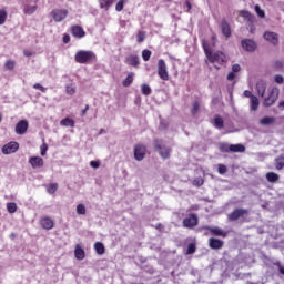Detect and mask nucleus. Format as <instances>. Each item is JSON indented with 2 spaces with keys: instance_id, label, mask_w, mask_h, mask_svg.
Here are the masks:
<instances>
[{
  "instance_id": "nucleus-37",
  "label": "nucleus",
  "mask_w": 284,
  "mask_h": 284,
  "mask_svg": "<svg viewBox=\"0 0 284 284\" xmlns=\"http://www.w3.org/2000/svg\"><path fill=\"white\" fill-rule=\"evenodd\" d=\"M201 108V104L199 103V101H194L191 108V114L194 116L196 114H199V110Z\"/></svg>"
},
{
  "instance_id": "nucleus-28",
  "label": "nucleus",
  "mask_w": 284,
  "mask_h": 284,
  "mask_svg": "<svg viewBox=\"0 0 284 284\" xmlns=\"http://www.w3.org/2000/svg\"><path fill=\"white\" fill-rule=\"evenodd\" d=\"M283 168H284V154H281L275 159V169L283 170Z\"/></svg>"
},
{
  "instance_id": "nucleus-23",
  "label": "nucleus",
  "mask_w": 284,
  "mask_h": 284,
  "mask_svg": "<svg viewBox=\"0 0 284 284\" xmlns=\"http://www.w3.org/2000/svg\"><path fill=\"white\" fill-rule=\"evenodd\" d=\"M134 83V73H129L128 77L123 80L122 85L123 88H130Z\"/></svg>"
},
{
  "instance_id": "nucleus-61",
  "label": "nucleus",
  "mask_w": 284,
  "mask_h": 284,
  "mask_svg": "<svg viewBox=\"0 0 284 284\" xmlns=\"http://www.w3.org/2000/svg\"><path fill=\"white\" fill-rule=\"evenodd\" d=\"M89 110H90V105L87 104L85 108L82 110L81 116H85Z\"/></svg>"
},
{
  "instance_id": "nucleus-24",
  "label": "nucleus",
  "mask_w": 284,
  "mask_h": 284,
  "mask_svg": "<svg viewBox=\"0 0 284 284\" xmlns=\"http://www.w3.org/2000/svg\"><path fill=\"white\" fill-rule=\"evenodd\" d=\"M229 150H231V152H233V153H236V152L243 153V152H245V145H243V144H230Z\"/></svg>"
},
{
  "instance_id": "nucleus-9",
  "label": "nucleus",
  "mask_w": 284,
  "mask_h": 284,
  "mask_svg": "<svg viewBox=\"0 0 284 284\" xmlns=\"http://www.w3.org/2000/svg\"><path fill=\"white\" fill-rule=\"evenodd\" d=\"M278 100V89L273 88L266 99H264V106L271 108V105H274L276 101Z\"/></svg>"
},
{
  "instance_id": "nucleus-20",
  "label": "nucleus",
  "mask_w": 284,
  "mask_h": 284,
  "mask_svg": "<svg viewBox=\"0 0 284 284\" xmlns=\"http://www.w3.org/2000/svg\"><path fill=\"white\" fill-rule=\"evenodd\" d=\"M221 28L224 37L230 39V37H232V29L230 28V23L226 20H222Z\"/></svg>"
},
{
  "instance_id": "nucleus-55",
  "label": "nucleus",
  "mask_w": 284,
  "mask_h": 284,
  "mask_svg": "<svg viewBox=\"0 0 284 284\" xmlns=\"http://www.w3.org/2000/svg\"><path fill=\"white\" fill-rule=\"evenodd\" d=\"M232 72L236 74V72H241V65L240 64H233L232 65Z\"/></svg>"
},
{
  "instance_id": "nucleus-54",
  "label": "nucleus",
  "mask_w": 284,
  "mask_h": 284,
  "mask_svg": "<svg viewBox=\"0 0 284 284\" xmlns=\"http://www.w3.org/2000/svg\"><path fill=\"white\" fill-rule=\"evenodd\" d=\"M41 156H45V154H48V144H43L41 146V152H40Z\"/></svg>"
},
{
  "instance_id": "nucleus-6",
  "label": "nucleus",
  "mask_w": 284,
  "mask_h": 284,
  "mask_svg": "<svg viewBox=\"0 0 284 284\" xmlns=\"http://www.w3.org/2000/svg\"><path fill=\"white\" fill-rule=\"evenodd\" d=\"M250 214V211L247 209H234L233 212H231L227 215L229 221H239V219H245Z\"/></svg>"
},
{
  "instance_id": "nucleus-40",
  "label": "nucleus",
  "mask_w": 284,
  "mask_h": 284,
  "mask_svg": "<svg viewBox=\"0 0 284 284\" xmlns=\"http://www.w3.org/2000/svg\"><path fill=\"white\" fill-rule=\"evenodd\" d=\"M7 210L9 214H14V212H17V203L14 202L7 203Z\"/></svg>"
},
{
  "instance_id": "nucleus-51",
  "label": "nucleus",
  "mask_w": 284,
  "mask_h": 284,
  "mask_svg": "<svg viewBox=\"0 0 284 284\" xmlns=\"http://www.w3.org/2000/svg\"><path fill=\"white\" fill-rule=\"evenodd\" d=\"M33 88H34V90H40V92H47L48 91V89L45 87L41 85V83L33 84Z\"/></svg>"
},
{
  "instance_id": "nucleus-30",
  "label": "nucleus",
  "mask_w": 284,
  "mask_h": 284,
  "mask_svg": "<svg viewBox=\"0 0 284 284\" xmlns=\"http://www.w3.org/2000/svg\"><path fill=\"white\" fill-rule=\"evenodd\" d=\"M60 125H62L63 128H74V120L65 118L60 121Z\"/></svg>"
},
{
  "instance_id": "nucleus-35",
  "label": "nucleus",
  "mask_w": 284,
  "mask_h": 284,
  "mask_svg": "<svg viewBox=\"0 0 284 284\" xmlns=\"http://www.w3.org/2000/svg\"><path fill=\"white\" fill-rule=\"evenodd\" d=\"M23 12L24 14H34V12H37V6H24Z\"/></svg>"
},
{
  "instance_id": "nucleus-22",
  "label": "nucleus",
  "mask_w": 284,
  "mask_h": 284,
  "mask_svg": "<svg viewBox=\"0 0 284 284\" xmlns=\"http://www.w3.org/2000/svg\"><path fill=\"white\" fill-rule=\"evenodd\" d=\"M213 124L219 130H223V128H225V121H223V118H221V115H215V118L213 120Z\"/></svg>"
},
{
  "instance_id": "nucleus-15",
  "label": "nucleus",
  "mask_w": 284,
  "mask_h": 284,
  "mask_svg": "<svg viewBox=\"0 0 284 284\" xmlns=\"http://www.w3.org/2000/svg\"><path fill=\"white\" fill-rule=\"evenodd\" d=\"M71 34L75 37V39H83V37H85V30H83V27L74 24L71 27Z\"/></svg>"
},
{
  "instance_id": "nucleus-29",
  "label": "nucleus",
  "mask_w": 284,
  "mask_h": 284,
  "mask_svg": "<svg viewBox=\"0 0 284 284\" xmlns=\"http://www.w3.org/2000/svg\"><path fill=\"white\" fill-rule=\"evenodd\" d=\"M257 94L258 97H265V90H267V87L263 82H258L256 84Z\"/></svg>"
},
{
  "instance_id": "nucleus-43",
  "label": "nucleus",
  "mask_w": 284,
  "mask_h": 284,
  "mask_svg": "<svg viewBox=\"0 0 284 284\" xmlns=\"http://www.w3.org/2000/svg\"><path fill=\"white\" fill-rule=\"evenodd\" d=\"M150 57H152V51L144 49L142 51V59L143 61H150Z\"/></svg>"
},
{
  "instance_id": "nucleus-32",
  "label": "nucleus",
  "mask_w": 284,
  "mask_h": 284,
  "mask_svg": "<svg viewBox=\"0 0 284 284\" xmlns=\"http://www.w3.org/2000/svg\"><path fill=\"white\" fill-rule=\"evenodd\" d=\"M258 105H260L258 98L256 95L252 97V99H251V110H252V112H256V110H258Z\"/></svg>"
},
{
  "instance_id": "nucleus-21",
  "label": "nucleus",
  "mask_w": 284,
  "mask_h": 284,
  "mask_svg": "<svg viewBox=\"0 0 284 284\" xmlns=\"http://www.w3.org/2000/svg\"><path fill=\"white\" fill-rule=\"evenodd\" d=\"M74 256L78 261H83V258H85V251L81 246L77 245Z\"/></svg>"
},
{
  "instance_id": "nucleus-59",
  "label": "nucleus",
  "mask_w": 284,
  "mask_h": 284,
  "mask_svg": "<svg viewBox=\"0 0 284 284\" xmlns=\"http://www.w3.org/2000/svg\"><path fill=\"white\" fill-rule=\"evenodd\" d=\"M63 43H70V34L65 33L62 38Z\"/></svg>"
},
{
  "instance_id": "nucleus-8",
  "label": "nucleus",
  "mask_w": 284,
  "mask_h": 284,
  "mask_svg": "<svg viewBox=\"0 0 284 284\" xmlns=\"http://www.w3.org/2000/svg\"><path fill=\"white\" fill-rule=\"evenodd\" d=\"M154 148L159 150L160 156H162V159H170L171 150L168 146H163V140H155Z\"/></svg>"
},
{
  "instance_id": "nucleus-13",
  "label": "nucleus",
  "mask_w": 284,
  "mask_h": 284,
  "mask_svg": "<svg viewBox=\"0 0 284 284\" xmlns=\"http://www.w3.org/2000/svg\"><path fill=\"white\" fill-rule=\"evenodd\" d=\"M40 225L42 230H52L54 227V220L50 216H42L40 219Z\"/></svg>"
},
{
  "instance_id": "nucleus-64",
  "label": "nucleus",
  "mask_w": 284,
  "mask_h": 284,
  "mask_svg": "<svg viewBox=\"0 0 284 284\" xmlns=\"http://www.w3.org/2000/svg\"><path fill=\"white\" fill-rule=\"evenodd\" d=\"M161 227H163V225L161 223L155 225V230H161Z\"/></svg>"
},
{
  "instance_id": "nucleus-38",
  "label": "nucleus",
  "mask_w": 284,
  "mask_h": 284,
  "mask_svg": "<svg viewBox=\"0 0 284 284\" xmlns=\"http://www.w3.org/2000/svg\"><path fill=\"white\" fill-rule=\"evenodd\" d=\"M57 190H59V184H57V183H51L47 186V192L49 194H54L57 192Z\"/></svg>"
},
{
  "instance_id": "nucleus-49",
  "label": "nucleus",
  "mask_w": 284,
  "mask_h": 284,
  "mask_svg": "<svg viewBox=\"0 0 284 284\" xmlns=\"http://www.w3.org/2000/svg\"><path fill=\"white\" fill-rule=\"evenodd\" d=\"M4 68L7 70H14V61L13 60H8L6 63H4Z\"/></svg>"
},
{
  "instance_id": "nucleus-44",
  "label": "nucleus",
  "mask_w": 284,
  "mask_h": 284,
  "mask_svg": "<svg viewBox=\"0 0 284 284\" xmlns=\"http://www.w3.org/2000/svg\"><path fill=\"white\" fill-rule=\"evenodd\" d=\"M138 43H143L145 41V31H139L136 34Z\"/></svg>"
},
{
  "instance_id": "nucleus-52",
  "label": "nucleus",
  "mask_w": 284,
  "mask_h": 284,
  "mask_svg": "<svg viewBox=\"0 0 284 284\" xmlns=\"http://www.w3.org/2000/svg\"><path fill=\"white\" fill-rule=\"evenodd\" d=\"M123 6H124V2L123 0H120L116 6H115V10L116 12H121L123 10Z\"/></svg>"
},
{
  "instance_id": "nucleus-57",
  "label": "nucleus",
  "mask_w": 284,
  "mask_h": 284,
  "mask_svg": "<svg viewBox=\"0 0 284 284\" xmlns=\"http://www.w3.org/2000/svg\"><path fill=\"white\" fill-rule=\"evenodd\" d=\"M90 165H91V168H94V169L101 168V162H99V161H91Z\"/></svg>"
},
{
  "instance_id": "nucleus-58",
  "label": "nucleus",
  "mask_w": 284,
  "mask_h": 284,
  "mask_svg": "<svg viewBox=\"0 0 284 284\" xmlns=\"http://www.w3.org/2000/svg\"><path fill=\"white\" fill-rule=\"evenodd\" d=\"M234 79H236V74L231 71L229 74H227V81H234Z\"/></svg>"
},
{
  "instance_id": "nucleus-16",
  "label": "nucleus",
  "mask_w": 284,
  "mask_h": 284,
  "mask_svg": "<svg viewBox=\"0 0 284 284\" xmlns=\"http://www.w3.org/2000/svg\"><path fill=\"white\" fill-rule=\"evenodd\" d=\"M28 122L26 120H20L16 125V134H26L28 132Z\"/></svg>"
},
{
  "instance_id": "nucleus-12",
  "label": "nucleus",
  "mask_w": 284,
  "mask_h": 284,
  "mask_svg": "<svg viewBox=\"0 0 284 284\" xmlns=\"http://www.w3.org/2000/svg\"><path fill=\"white\" fill-rule=\"evenodd\" d=\"M243 50L246 52H254L256 50V42L252 39H243L241 41Z\"/></svg>"
},
{
  "instance_id": "nucleus-63",
  "label": "nucleus",
  "mask_w": 284,
  "mask_h": 284,
  "mask_svg": "<svg viewBox=\"0 0 284 284\" xmlns=\"http://www.w3.org/2000/svg\"><path fill=\"white\" fill-rule=\"evenodd\" d=\"M9 239H11V241H14L17 239V233H11L9 235Z\"/></svg>"
},
{
  "instance_id": "nucleus-45",
  "label": "nucleus",
  "mask_w": 284,
  "mask_h": 284,
  "mask_svg": "<svg viewBox=\"0 0 284 284\" xmlns=\"http://www.w3.org/2000/svg\"><path fill=\"white\" fill-rule=\"evenodd\" d=\"M194 252H196V244L190 243L187 245L186 254H194Z\"/></svg>"
},
{
  "instance_id": "nucleus-56",
  "label": "nucleus",
  "mask_w": 284,
  "mask_h": 284,
  "mask_svg": "<svg viewBox=\"0 0 284 284\" xmlns=\"http://www.w3.org/2000/svg\"><path fill=\"white\" fill-rule=\"evenodd\" d=\"M243 94L246 99H251V100H252V97H256V95L252 94V91H250V90H245Z\"/></svg>"
},
{
  "instance_id": "nucleus-50",
  "label": "nucleus",
  "mask_w": 284,
  "mask_h": 284,
  "mask_svg": "<svg viewBox=\"0 0 284 284\" xmlns=\"http://www.w3.org/2000/svg\"><path fill=\"white\" fill-rule=\"evenodd\" d=\"M273 68H275V70H283L284 62L283 61H275L274 64H273Z\"/></svg>"
},
{
  "instance_id": "nucleus-11",
  "label": "nucleus",
  "mask_w": 284,
  "mask_h": 284,
  "mask_svg": "<svg viewBox=\"0 0 284 284\" xmlns=\"http://www.w3.org/2000/svg\"><path fill=\"white\" fill-rule=\"evenodd\" d=\"M2 154H14L19 151V142L11 141L2 146Z\"/></svg>"
},
{
  "instance_id": "nucleus-2",
  "label": "nucleus",
  "mask_w": 284,
  "mask_h": 284,
  "mask_svg": "<svg viewBox=\"0 0 284 284\" xmlns=\"http://www.w3.org/2000/svg\"><path fill=\"white\" fill-rule=\"evenodd\" d=\"M204 53L210 63H217L219 65L227 63V55L223 51L212 52L207 47H204Z\"/></svg>"
},
{
  "instance_id": "nucleus-31",
  "label": "nucleus",
  "mask_w": 284,
  "mask_h": 284,
  "mask_svg": "<svg viewBox=\"0 0 284 284\" xmlns=\"http://www.w3.org/2000/svg\"><path fill=\"white\" fill-rule=\"evenodd\" d=\"M278 179H280L278 174H276L274 172L266 173V180L268 181V183H276V181H278Z\"/></svg>"
},
{
  "instance_id": "nucleus-34",
  "label": "nucleus",
  "mask_w": 284,
  "mask_h": 284,
  "mask_svg": "<svg viewBox=\"0 0 284 284\" xmlns=\"http://www.w3.org/2000/svg\"><path fill=\"white\" fill-rule=\"evenodd\" d=\"M65 92L69 97H74V94H77V87H74V84H68L65 87Z\"/></svg>"
},
{
  "instance_id": "nucleus-17",
  "label": "nucleus",
  "mask_w": 284,
  "mask_h": 284,
  "mask_svg": "<svg viewBox=\"0 0 284 284\" xmlns=\"http://www.w3.org/2000/svg\"><path fill=\"white\" fill-rule=\"evenodd\" d=\"M264 39L272 43V45H278V34L272 31H266L264 33Z\"/></svg>"
},
{
  "instance_id": "nucleus-25",
  "label": "nucleus",
  "mask_w": 284,
  "mask_h": 284,
  "mask_svg": "<svg viewBox=\"0 0 284 284\" xmlns=\"http://www.w3.org/2000/svg\"><path fill=\"white\" fill-rule=\"evenodd\" d=\"M240 16L243 17V19H247L251 23H254V14L247 10H241Z\"/></svg>"
},
{
  "instance_id": "nucleus-1",
  "label": "nucleus",
  "mask_w": 284,
  "mask_h": 284,
  "mask_svg": "<svg viewBox=\"0 0 284 284\" xmlns=\"http://www.w3.org/2000/svg\"><path fill=\"white\" fill-rule=\"evenodd\" d=\"M75 63H80L82 65H88L90 63L97 62V53L93 51L80 50L74 55Z\"/></svg>"
},
{
  "instance_id": "nucleus-41",
  "label": "nucleus",
  "mask_w": 284,
  "mask_h": 284,
  "mask_svg": "<svg viewBox=\"0 0 284 284\" xmlns=\"http://www.w3.org/2000/svg\"><path fill=\"white\" fill-rule=\"evenodd\" d=\"M255 12L260 19H265V11L261 9V6L256 4L255 6Z\"/></svg>"
},
{
  "instance_id": "nucleus-47",
  "label": "nucleus",
  "mask_w": 284,
  "mask_h": 284,
  "mask_svg": "<svg viewBox=\"0 0 284 284\" xmlns=\"http://www.w3.org/2000/svg\"><path fill=\"white\" fill-rule=\"evenodd\" d=\"M203 183H205V180H203V178H196L193 180V185H195V187H201Z\"/></svg>"
},
{
  "instance_id": "nucleus-4",
  "label": "nucleus",
  "mask_w": 284,
  "mask_h": 284,
  "mask_svg": "<svg viewBox=\"0 0 284 284\" xmlns=\"http://www.w3.org/2000/svg\"><path fill=\"white\" fill-rule=\"evenodd\" d=\"M158 75L162 81H170V74L168 73V64H165V60L160 59L158 61Z\"/></svg>"
},
{
  "instance_id": "nucleus-19",
  "label": "nucleus",
  "mask_w": 284,
  "mask_h": 284,
  "mask_svg": "<svg viewBox=\"0 0 284 284\" xmlns=\"http://www.w3.org/2000/svg\"><path fill=\"white\" fill-rule=\"evenodd\" d=\"M125 63L128 65H131V68H139V64L141 63L139 60V55L131 54L125 58Z\"/></svg>"
},
{
  "instance_id": "nucleus-42",
  "label": "nucleus",
  "mask_w": 284,
  "mask_h": 284,
  "mask_svg": "<svg viewBox=\"0 0 284 284\" xmlns=\"http://www.w3.org/2000/svg\"><path fill=\"white\" fill-rule=\"evenodd\" d=\"M7 19H8V12L3 9L0 10V26H3Z\"/></svg>"
},
{
  "instance_id": "nucleus-14",
  "label": "nucleus",
  "mask_w": 284,
  "mask_h": 284,
  "mask_svg": "<svg viewBox=\"0 0 284 284\" xmlns=\"http://www.w3.org/2000/svg\"><path fill=\"white\" fill-rule=\"evenodd\" d=\"M224 245H225V242H223V240H219L216 237L209 239V247L211 250H223Z\"/></svg>"
},
{
  "instance_id": "nucleus-18",
  "label": "nucleus",
  "mask_w": 284,
  "mask_h": 284,
  "mask_svg": "<svg viewBox=\"0 0 284 284\" xmlns=\"http://www.w3.org/2000/svg\"><path fill=\"white\" fill-rule=\"evenodd\" d=\"M29 163H30L31 168H33V169L43 168V165H44L43 158H41V156H31L29 159Z\"/></svg>"
},
{
  "instance_id": "nucleus-33",
  "label": "nucleus",
  "mask_w": 284,
  "mask_h": 284,
  "mask_svg": "<svg viewBox=\"0 0 284 284\" xmlns=\"http://www.w3.org/2000/svg\"><path fill=\"white\" fill-rule=\"evenodd\" d=\"M274 121H276V119L272 118V116H264L260 120L261 125H272V123H274Z\"/></svg>"
},
{
  "instance_id": "nucleus-36",
  "label": "nucleus",
  "mask_w": 284,
  "mask_h": 284,
  "mask_svg": "<svg viewBox=\"0 0 284 284\" xmlns=\"http://www.w3.org/2000/svg\"><path fill=\"white\" fill-rule=\"evenodd\" d=\"M141 91H142V94H144V97H150V94H152V88H150V85L148 84H142Z\"/></svg>"
},
{
  "instance_id": "nucleus-27",
  "label": "nucleus",
  "mask_w": 284,
  "mask_h": 284,
  "mask_svg": "<svg viewBox=\"0 0 284 284\" xmlns=\"http://www.w3.org/2000/svg\"><path fill=\"white\" fill-rule=\"evenodd\" d=\"M94 250L100 256H103V254H105V245H103V243L101 242H97L94 244Z\"/></svg>"
},
{
  "instance_id": "nucleus-60",
  "label": "nucleus",
  "mask_w": 284,
  "mask_h": 284,
  "mask_svg": "<svg viewBox=\"0 0 284 284\" xmlns=\"http://www.w3.org/2000/svg\"><path fill=\"white\" fill-rule=\"evenodd\" d=\"M185 6H186V12H190V10H192V2H190V0H186Z\"/></svg>"
},
{
  "instance_id": "nucleus-62",
  "label": "nucleus",
  "mask_w": 284,
  "mask_h": 284,
  "mask_svg": "<svg viewBox=\"0 0 284 284\" xmlns=\"http://www.w3.org/2000/svg\"><path fill=\"white\" fill-rule=\"evenodd\" d=\"M23 54H24V57H32V54H34V53H32V51L26 50V51H23Z\"/></svg>"
},
{
  "instance_id": "nucleus-39",
  "label": "nucleus",
  "mask_w": 284,
  "mask_h": 284,
  "mask_svg": "<svg viewBox=\"0 0 284 284\" xmlns=\"http://www.w3.org/2000/svg\"><path fill=\"white\" fill-rule=\"evenodd\" d=\"M219 150L220 152H223V153H230L231 150H230V144L225 143V142H222L219 144Z\"/></svg>"
},
{
  "instance_id": "nucleus-53",
  "label": "nucleus",
  "mask_w": 284,
  "mask_h": 284,
  "mask_svg": "<svg viewBox=\"0 0 284 284\" xmlns=\"http://www.w3.org/2000/svg\"><path fill=\"white\" fill-rule=\"evenodd\" d=\"M275 83L282 84L284 82V78L281 74L275 75L274 78Z\"/></svg>"
},
{
  "instance_id": "nucleus-7",
  "label": "nucleus",
  "mask_w": 284,
  "mask_h": 284,
  "mask_svg": "<svg viewBox=\"0 0 284 284\" xmlns=\"http://www.w3.org/2000/svg\"><path fill=\"white\" fill-rule=\"evenodd\" d=\"M51 17L55 21V23H61L64 19L68 18L67 9H53L51 11Z\"/></svg>"
},
{
  "instance_id": "nucleus-5",
  "label": "nucleus",
  "mask_w": 284,
  "mask_h": 284,
  "mask_svg": "<svg viewBox=\"0 0 284 284\" xmlns=\"http://www.w3.org/2000/svg\"><path fill=\"white\" fill-rule=\"evenodd\" d=\"M183 227H186L187 230H193V227H196L199 225V215L195 213L189 214L182 222Z\"/></svg>"
},
{
  "instance_id": "nucleus-10",
  "label": "nucleus",
  "mask_w": 284,
  "mask_h": 284,
  "mask_svg": "<svg viewBox=\"0 0 284 284\" xmlns=\"http://www.w3.org/2000/svg\"><path fill=\"white\" fill-rule=\"evenodd\" d=\"M148 153V148L143 144H136L134 146V159L135 161H143L145 159V154Z\"/></svg>"
},
{
  "instance_id": "nucleus-46",
  "label": "nucleus",
  "mask_w": 284,
  "mask_h": 284,
  "mask_svg": "<svg viewBox=\"0 0 284 284\" xmlns=\"http://www.w3.org/2000/svg\"><path fill=\"white\" fill-rule=\"evenodd\" d=\"M85 212H87L85 205H83V204H78V206H77V214L85 215Z\"/></svg>"
},
{
  "instance_id": "nucleus-3",
  "label": "nucleus",
  "mask_w": 284,
  "mask_h": 284,
  "mask_svg": "<svg viewBox=\"0 0 284 284\" xmlns=\"http://www.w3.org/2000/svg\"><path fill=\"white\" fill-rule=\"evenodd\" d=\"M201 230L210 232L211 236H221L222 239H227V231H225L219 226L204 225V226H201Z\"/></svg>"
},
{
  "instance_id": "nucleus-48",
  "label": "nucleus",
  "mask_w": 284,
  "mask_h": 284,
  "mask_svg": "<svg viewBox=\"0 0 284 284\" xmlns=\"http://www.w3.org/2000/svg\"><path fill=\"white\" fill-rule=\"evenodd\" d=\"M217 172H219V174H226L227 173V166L225 164H219Z\"/></svg>"
},
{
  "instance_id": "nucleus-26",
  "label": "nucleus",
  "mask_w": 284,
  "mask_h": 284,
  "mask_svg": "<svg viewBox=\"0 0 284 284\" xmlns=\"http://www.w3.org/2000/svg\"><path fill=\"white\" fill-rule=\"evenodd\" d=\"M114 3V0H99L100 8L102 10H110V7Z\"/></svg>"
}]
</instances>
